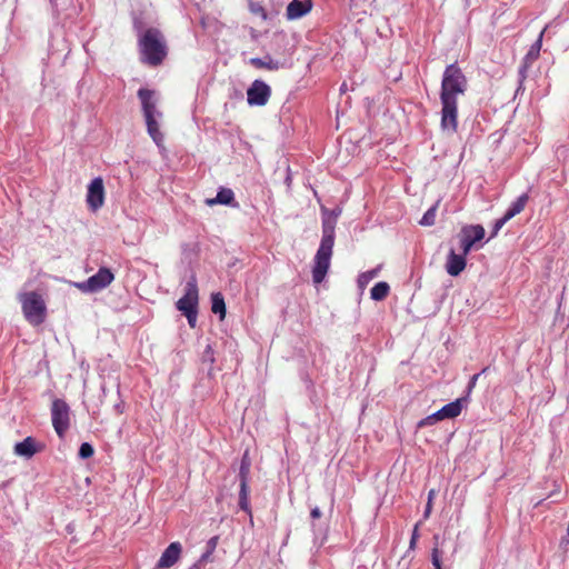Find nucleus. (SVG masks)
Returning <instances> with one entry per match:
<instances>
[{
	"label": "nucleus",
	"instance_id": "nucleus-10",
	"mask_svg": "<svg viewBox=\"0 0 569 569\" xmlns=\"http://www.w3.org/2000/svg\"><path fill=\"white\" fill-rule=\"evenodd\" d=\"M271 97L270 86L261 79H256L247 89V102L249 106H266Z\"/></svg>",
	"mask_w": 569,
	"mask_h": 569
},
{
	"label": "nucleus",
	"instance_id": "nucleus-7",
	"mask_svg": "<svg viewBox=\"0 0 569 569\" xmlns=\"http://www.w3.org/2000/svg\"><path fill=\"white\" fill-rule=\"evenodd\" d=\"M51 421L56 433L63 438L70 427V407L63 399L52 400Z\"/></svg>",
	"mask_w": 569,
	"mask_h": 569
},
{
	"label": "nucleus",
	"instance_id": "nucleus-4",
	"mask_svg": "<svg viewBox=\"0 0 569 569\" xmlns=\"http://www.w3.org/2000/svg\"><path fill=\"white\" fill-rule=\"evenodd\" d=\"M199 291L196 276L192 274L184 287V295L176 302V307L187 318L190 328L197 326Z\"/></svg>",
	"mask_w": 569,
	"mask_h": 569
},
{
	"label": "nucleus",
	"instance_id": "nucleus-24",
	"mask_svg": "<svg viewBox=\"0 0 569 569\" xmlns=\"http://www.w3.org/2000/svg\"><path fill=\"white\" fill-rule=\"evenodd\" d=\"M211 310L213 313L218 315L220 320L226 317V302L221 292H214L211 295Z\"/></svg>",
	"mask_w": 569,
	"mask_h": 569
},
{
	"label": "nucleus",
	"instance_id": "nucleus-8",
	"mask_svg": "<svg viewBox=\"0 0 569 569\" xmlns=\"http://www.w3.org/2000/svg\"><path fill=\"white\" fill-rule=\"evenodd\" d=\"M441 120L440 128L443 132L456 133L458 129V99L440 98Z\"/></svg>",
	"mask_w": 569,
	"mask_h": 569
},
{
	"label": "nucleus",
	"instance_id": "nucleus-22",
	"mask_svg": "<svg viewBox=\"0 0 569 569\" xmlns=\"http://www.w3.org/2000/svg\"><path fill=\"white\" fill-rule=\"evenodd\" d=\"M466 401H467V397L458 398L455 401H451V402L445 405L438 411L440 412V416L443 419H453L461 413L462 408H463V402H466Z\"/></svg>",
	"mask_w": 569,
	"mask_h": 569
},
{
	"label": "nucleus",
	"instance_id": "nucleus-19",
	"mask_svg": "<svg viewBox=\"0 0 569 569\" xmlns=\"http://www.w3.org/2000/svg\"><path fill=\"white\" fill-rule=\"evenodd\" d=\"M209 206L223 204L232 208H239V203L236 201L234 192L230 188L220 187L217 191V196L212 199H208Z\"/></svg>",
	"mask_w": 569,
	"mask_h": 569
},
{
	"label": "nucleus",
	"instance_id": "nucleus-14",
	"mask_svg": "<svg viewBox=\"0 0 569 569\" xmlns=\"http://www.w3.org/2000/svg\"><path fill=\"white\" fill-rule=\"evenodd\" d=\"M182 552V546L179 541L171 542L162 552L156 565V569H169L178 562Z\"/></svg>",
	"mask_w": 569,
	"mask_h": 569
},
{
	"label": "nucleus",
	"instance_id": "nucleus-16",
	"mask_svg": "<svg viewBox=\"0 0 569 569\" xmlns=\"http://www.w3.org/2000/svg\"><path fill=\"white\" fill-rule=\"evenodd\" d=\"M312 0H292L286 9V18L290 21L298 20L312 10Z\"/></svg>",
	"mask_w": 569,
	"mask_h": 569
},
{
	"label": "nucleus",
	"instance_id": "nucleus-21",
	"mask_svg": "<svg viewBox=\"0 0 569 569\" xmlns=\"http://www.w3.org/2000/svg\"><path fill=\"white\" fill-rule=\"evenodd\" d=\"M38 450L37 442L32 437H27L14 446V453L24 458L33 457Z\"/></svg>",
	"mask_w": 569,
	"mask_h": 569
},
{
	"label": "nucleus",
	"instance_id": "nucleus-29",
	"mask_svg": "<svg viewBox=\"0 0 569 569\" xmlns=\"http://www.w3.org/2000/svg\"><path fill=\"white\" fill-rule=\"evenodd\" d=\"M440 420H443V418L440 416L439 411H436V412L427 416L426 418L421 419L418 422L417 427L418 428H425L427 426H432V425H435L436 422H438Z\"/></svg>",
	"mask_w": 569,
	"mask_h": 569
},
{
	"label": "nucleus",
	"instance_id": "nucleus-42",
	"mask_svg": "<svg viewBox=\"0 0 569 569\" xmlns=\"http://www.w3.org/2000/svg\"><path fill=\"white\" fill-rule=\"evenodd\" d=\"M203 563L200 562V560L198 559L194 563H192L188 569H202L203 568Z\"/></svg>",
	"mask_w": 569,
	"mask_h": 569
},
{
	"label": "nucleus",
	"instance_id": "nucleus-40",
	"mask_svg": "<svg viewBox=\"0 0 569 569\" xmlns=\"http://www.w3.org/2000/svg\"><path fill=\"white\" fill-rule=\"evenodd\" d=\"M211 556H212L211 553L203 551L202 555L199 557V560H200V562L206 565L208 561L211 560Z\"/></svg>",
	"mask_w": 569,
	"mask_h": 569
},
{
	"label": "nucleus",
	"instance_id": "nucleus-9",
	"mask_svg": "<svg viewBox=\"0 0 569 569\" xmlns=\"http://www.w3.org/2000/svg\"><path fill=\"white\" fill-rule=\"evenodd\" d=\"M114 280V274L109 268L101 267L97 273L89 277L86 281L77 282L76 287L82 292H98L107 288Z\"/></svg>",
	"mask_w": 569,
	"mask_h": 569
},
{
	"label": "nucleus",
	"instance_id": "nucleus-37",
	"mask_svg": "<svg viewBox=\"0 0 569 569\" xmlns=\"http://www.w3.org/2000/svg\"><path fill=\"white\" fill-rule=\"evenodd\" d=\"M218 540H219V537H218V536H213V537H211V538L207 541V543H206V550H204V551H207V552H209V553H211V555H212V553L214 552V550H216L217 546H218Z\"/></svg>",
	"mask_w": 569,
	"mask_h": 569
},
{
	"label": "nucleus",
	"instance_id": "nucleus-20",
	"mask_svg": "<svg viewBox=\"0 0 569 569\" xmlns=\"http://www.w3.org/2000/svg\"><path fill=\"white\" fill-rule=\"evenodd\" d=\"M160 119L161 118H159L158 116H151V117H146L144 121H146V126H147V132L150 136V138L152 139V141L156 143V146L158 148H163L164 136L160 131V124H159Z\"/></svg>",
	"mask_w": 569,
	"mask_h": 569
},
{
	"label": "nucleus",
	"instance_id": "nucleus-23",
	"mask_svg": "<svg viewBox=\"0 0 569 569\" xmlns=\"http://www.w3.org/2000/svg\"><path fill=\"white\" fill-rule=\"evenodd\" d=\"M528 200H529V194L527 192L520 194L515 201H512L510 203V206L503 213L505 219H507L509 221L515 216L520 213L525 209Z\"/></svg>",
	"mask_w": 569,
	"mask_h": 569
},
{
	"label": "nucleus",
	"instance_id": "nucleus-1",
	"mask_svg": "<svg viewBox=\"0 0 569 569\" xmlns=\"http://www.w3.org/2000/svg\"><path fill=\"white\" fill-rule=\"evenodd\" d=\"M320 211L322 236L319 248L313 258L312 280L315 283H321L330 268L332 249L336 239V224L338 218L342 213V208L337 206L333 209H328L322 206Z\"/></svg>",
	"mask_w": 569,
	"mask_h": 569
},
{
	"label": "nucleus",
	"instance_id": "nucleus-34",
	"mask_svg": "<svg viewBox=\"0 0 569 569\" xmlns=\"http://www.w3.org/2000/svg\"><path fill=\"white\" fill-rule=\"evenodd\" d=\"M436 496L435 489H431L428 492V501L423 511V520H427L430 517L431 510H432V500Z\"/></svg>",
	"mask_w": 569,
	"mask_h": 569
},
{
	"label": "nucleus",
	"instance_id": "nucleus-18",
	"mask_svg": "<svg viewBox=\"0 0 569 569\" xmlns=\"http://www.w3.org/2000/svg\"><path fill=\"white\" fill-rule=\"evenodd\" d=\"M249 63L257 69H267L270 71H276L279 69L290 67V64L287 63L286 60L281 61L273 59L270 54H266L263 58H251L249 60Z\"/></svg>",
	"mask_w": 569,
	"mask_h": 569
},
{
	"label": "nucleus",
	"instance_id": "nucleus-3",
	"mask_svg": "<svg viewBox=\"0 0 569 569\" xmlns=\"http://www.w3.org/2000/svg\"><path fill=\"white\" fill-rule=\"evenodd\" d=\"M467 87L468 80L458 63L448 64L441 79L440 98H458L465 94Z\"/></svg>",
	"mask_w": 569,
	"mask_h": 569
},
{
	"label": "nucleus",
	"instance_id": "nucleus-44",
	"mask_svg": "<svg viewBox=\"0 0 569 569\" xmlns=\"http://www.w3.org/2000/svg\"><path fill=\"white\" fill-rule=\"evenodd\" d=\"M488 369H489L488 367H485V368L479 372V373H480V376H481V375H483V373H486V372L488 371Z\"/></svg>",
	"mask_w": 569,
	"mask_h": 569
},
{
	"label": "nucleus",
	"instance_id": "nucleus-43",
	"mask_svg": "<svg viewBox=\"0 0 569 569\" xmlns=\"http://www.w3.org/2000/svg\"><path fill=\"white\" fill-rule=\"evenodd\" d=\"M340 91H341V92H346V91H347V83H346V82H343V83L341 84V87H340Z\"/></svg>",
	"mask_w": 569,
	"mask_h": 569
},
{
	"label": "nucleus",
	"instance_id": "nucleus-32",
	"mask_svg": "<svg viewBox=\"0 0 569 569\" xmlns=\"http://www.w3.org/2000/svg\"><path fill=\"white\" fill-rule=\"evenodd\" d=\"M249 9L251 13L260 16L264 20L268 18L266 10L260 2L250 1Z\"/></svg>",
	"mask_w": 569,
	"mask_h": 569
},
{
	"label": "nucleus",
	"instance_id": "nucleus-25",
	"mask_svg": "<svg viewBox=\"0 0 569 569\" xmlns=\"http://www.w3.org/2000/svg\"><path fill=\"white\" fill-rule=\"evenodd\" d=\"M390 291V286L386 281L377 282L370 290V298L375 301L383 300Z\"/></svg>",
	"mask_w": 569,
	"mask_h": 569
},
{
	"label": "nucleus",
	"instance_id": "nucleus-41",
	"mask_svg": "<svg viewBox=\"0 0 569 569\" xmlns=\"http://www.w3.org/2000/svg\"><path fill=\"white\" fill-rule=\"evenodd\" d=\"M321 515H322V513H321V510L319 509V507H315V508H312V509H311V511H310V517H311L312 519H318V518H320V517H321Z\"/></svg>",
	"mask_w": 569,
	"mask_h": 569
},
{
	"label": "nucleus",
	"instance_id": "nucleus-26",
	"mask_svg": "<svg viewBox=\"0 0 569 569\" xmlns=\"http://www.w3.org/2000/svg\"><path fill=\"white\" fill-rule=\"evenodd\" d=\"M379 271H380V267L373 268L366 272H361L357 279L358 287L360 289H365L372 279L378 277Z\"/></svg>",
	"mask_w": 569,
	"mask_h": 569
},
{
	"label": "nucleus",
	"instance_id": "nucleus-30",
	"mask_svg": "<svg viewBox=\"0 0 569 569\" xmlns=\"http://www.w3.org/2000/svg\"><path fill=\"white\" fill-rule=\"evenodd\" d=\"M94 453V448L91 443L89 442H82L79 447V451H78V456L81 458V459H89L93 456Z\"/></svg>",
	"mask_w": 569,
	"mask_h": 569
},
{
	"label": "nucleus",
	"instance_id": "nucleus-11",
	"mask_svg": "<svg viewBox=\"0 0 569 569\" xmlns=\"http://www.w3.org/2000/svg\"><path fill=\"white\" fill-rule=\"evenodd\" d=\"M485 228L481 224L465 226L458 234L463 254H468L472 247L485 238Z\"/></svg>",
	"mask_w": 569,
	"mask_h": 569
},
{
	"label": "nucleus",
	"instance_id": "nucleus-33",
	"mask_svg": "<svg viewBox=\"0 0 569 569\" xmlns=\"http://www.w3.org/2000/svg\"><path fill=\"white\" fill-rule=\"evenodd\" d=\"M415 556L410 551H406L398 561V569H410Z\"/></svg>",
	"mask_w": 569,
	"mask_h": 569
},
{
	"label": "nucleus",
	"instance_id": "nucleus-13",
	"mask_svg": "<svg viewBox=\"0 0 569 569\" xmlns=\"http://www.w3.org/2000/svg\"><path fill=\"white\" fill-rule=\"evenodd\" d=\"M137 96L141 102V109L144 118L151 116H158L159 118H162V112L157 108L159 99L154 90L140 88L137 92Z\"/></svg>",
	"mask_w": 569,
	"mask_h": 569
},
{
	"label": "nucleus",
	"instance_id": "nucleus-27",
	"mask_svg": "<svg viewBox=\"0 0 569 569\" xmlns=\"http://www.w3.org/2000/svg\"><path fill=\"white\" fill-rule=\"evenodd\" d=\"M439 201H437L433 206H431L422 216L419 221L420 226L431 227L436 222V214Z\"/></svg>",
	"mask_w": 569,
	"mask_h": 569
},
{
	"label": "nucleus",
	"instance_id": "nucleus-15",
	"mask_svg": "<svg viewBox=\"0 0 569 569\" xmlns=\"http://www.w3.org/2000/svg\"><path fill=\"white\" fill-rule=\"evenodd\" d=\"M541 41H542V32L540 33L538 40L531 46L525 58L522 59L519 69H518V77L520 84L523 83L525 79L527 78V71L531 63L536 61L539 57L540 48H541Z\"/></svg>",
	"mask_w": 569,
	"mask_h": 569
},
{
	"label": "nucleus",
	"instance_id": "nucleus-35",
	"mask_svg": "<svg viewBox=\"0 0 569 569\" xmlns=\"http://www.w3.org/2000/svg\"><path fill=\"white\" fill-rule=\"evenodd\" d=\"M441 556H442V552L437 547H435L431 552V562H432L435 569H442Z\"/></svg>",
	"mask_w": 569,
	"mask_h": 569
},
{
	"label": "nucleus",
	"instance_id": "nucleus-12",
	"mask_svg": "<svg viewBox=\"0 0 569 569\" xmlns=\"http://www.w3.org/2000/svg\"><path fill=\"white\" fill-rule=\"evenodd\" d=\"M86 201L88 208L96 212L104 203V184L101 177H96L88 186Z\"/></svg>",
	"mask_w": 569,
	"mask_h": 569
},
{
	"label": "nucleus",
	"instance_id": "nucleus-2",
	"mask_svg": "<svg viewBox=\"0 0 569 569\" xmlns=\"http://www.w3.org/2000/svg\"><path fill=\"white\" fill-rule=\"evenodd\" d=\"M138 31V48L140 61L150 67L160 66L168 54V47L162 32L157 28L142 30L134 24Z\"/></svg>",
	"mask_w": 569,
	"mask_h": 569
},
{
	"label": "nucleus",
	"instance_id": "nucleus-31",
	"mask_svg": "<svg viewBox=\"0 0 569 569\" xmlns=\"http://www.w3.org/2000/svg\"><path fill=\"white\" fill-rule=\"evenodd\" d=\"M421 525V522H417L412 529V532H411V537H410V541H409V547H408V550L407 551H410V555H413V551L417 547V542H418V539H419V526Z\"/></svg>",
	"mask_w": 569,
	"mask_h": 569
},
{
	"label": "nucleus",
	"instance_id": "nucleus-28",
	"mask_svg": "<svg viewBox=\"0 0 569 569\" xmlns=\"http://www.w3.org/2000/svg\"><path fill=\"white\" fill-rule=\"evenodd\" d=\"M201 361H202V363H208L210 366V368L208 370V375L210 376L212 372V366L216 361L214 351H213V348L211 345L206 346V348L201 355Z\"/></svg>",
	"mask_w": 569,
	"mask_h": 569
},
{
	"label": "nucleus",
	"instance_id": "nucleus-6",
	"mask_svg": "<svg viewBox=\"0 0 569 569\" xmlns=\"http://www.w3.org/2000/svg\"><path fill=\"white\" fill-rule=\"evenodd\" d=\"M250 467H251V463H250V460H249L248 455L246 452L243 455L241 461H240V467H239V472H238V480H239V501H238V505H239V508L242 511H244L246 513H248L250 516V518H251L252 517L251 516V507H250V501H249V495H250V488H249Z\"/></svg>",
	"mask_w": 569,
	"mask_h": 569
},
{
	"label": "nucleus",
	"instance_id": "nucleus-39",
	"mask_svg": "<svg viewBox=\"0 0 569 569\" xmlns=\"http://www.w3.org/2000/svg\"><path fill=\"white\" fill-rule=\"evenodd\" d=\"M126 403L122 399H120L117 403L113 406V410L117 415H122L124 412Z\"/></svg>",
	"mask_w": 569,
	"mask_h": 569
},
{
	"label": "nucleus",
	"instance_id": "nucleus-38",
	"mask_svg": "<svg viewBox=\"0 0 569 569\" xmlns=\"http://www.w3.org/2000/svg\"><path fill=\"white\" fill-rule=\"evenodd\" d=\"M480 377V373H475L470 379H469V382L467 385V395L466 397L468 398L469 395L471 393V391L473 390V388L476 387L477 385V381Z\"/></svg>",
	"mask_w": 569,
	"mask_h": 569
},
{
	"label": "nucleus",
	"instance_id": "nucleus-36",
	"mask_svg": "<svg viewBox=\"0 0 569 569\" xmlns=\"http://www.w3.org/2000/svg\"><path fill=\"white\" fill-rule=\"evenodd\" d=\"M508 222L507 219L502 216L501 218L497 219L493 223V228L491 231V238L496 237L499 232V230Z\"/></svg>",
	"mask_w": 569,
	"mask_h": 569
},
{
	"label": "nucleus",
	"instance_id": "nucleus-17",
	"mask_svg": "<svg viewBox=\"0 0 569 569\" xmlns=\"http://www.w3.org/2000/svg\"><path fill=\"white\" fill-rule=\"evenodd\" d=\"M466 256L467 254H463L462 251L461 253H457L455 249L449 250L445 266L448 274L451 277H458L465 270L467 266Z\"/></svg>",
	"mask_w": 569,
	"mask_h": 569
},
{
	"label": "nucleus",
	"instance_id": "nucleus-5",
	"mask_svg": "<svg viewBox=\"0 0 569 569\" xmlns=\"http://www.w3.org/2000/svg\"><path fill=\"white\" fill-rule=\"evenodd\" d=\"M20 302L26 320L32 326H39L44 322L47 307L41 295L36 291L20 295Z\"/></svg>",
	"mask_w": 569,
	"mask_h": 569
}]
</instances>
